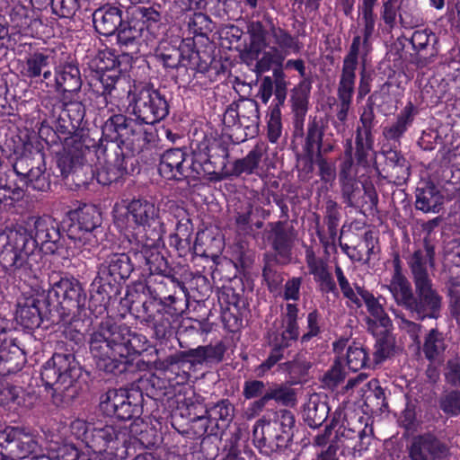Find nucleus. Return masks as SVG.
<instances>
[{"label":"nucleus","instance_id":"69168bd1","mask_svg":"<svg viewBox=\"0 0 460 460\" xmlns=\"http://www.w3.org/2000/svg\"><path fill=\"white\" fill-rule=\"evenodd\" d=\"M335 275L343 296L356 307H361V298L357 291V287L358 286L356 285L355 289L351 287L349 280L345 277L343 270L339 265L335 266Z\"/></svg>","mask_w":460,"mask_h":460},{"label":"nucleus","instance_id":"603ef678","mask_svg":"<svg viewBox=\"0 0 460 460\" xmlns=\"http://www.w3.org/2000/svg\"><path fill=\"white\" fill-rule=\"evenodd\" d=\"M118 79L117 75L108 72H103L98 77L92 79L90 85L97 94V97L101 99L99 102L100 105L106 106L108 104V97L114 89Z\"/></svg>","mask_w":460,"mask_h":460},{"label":"nucleus","instance_id":"5701e85b","mask_svg":"<svg viewBox=\"0 0 460 460\" xmlns=\"http://www.w3.org/2000/svg\"><path fill=\"white\" fill-rule=\"evenodd\" d=\"M33 228L30 231L32 235L34 248L39 245L46 246V249L51 252H54L56 244L60 240V232L58 223L49 216H43L38 218H32Z\"/></svg>","mask_w":460,"mask_h":460},{"label":"nucleus","instance_id":"864d4df0","mask_svg":"<svg viewBox=\"0 0 460 460\" xmlns=\"http://www.w3.org/2000/svg\"><path fill=\"white\" fill-rule=\"evenodd\" d=\"M373 134L356 131L355 136V158L357 164L362 167L369 165V157L373 152Z\"/></svg>","mask_w":460,"mask_h":460},{"label":"nucleus","instance_id":"0e129e2a","mask_svg":"<svg viewBox=\"0 0 460 460\" xmlns=\"http://www.w3.org/2000/svg\"><path fill=\"white\" fill-rule=\"evenodd\" d=\"M273 429H279L282 430L283 438H293L295 428V416L288 410H279L276 411L274 419L270 420Z\"/></svg>","mask_w":460,"mask_h":460},{"label":"nucleus","instance_id":"4468645a","mask_svg":"<svg viewBox=\"0 0 460 460\" xmlns=\"http://www.w3.org/2000/svg\"><path fill=\"white\" fill-rule=\"evenodd\" d=\"M127 443V430L114 425H97L86 437V446L94 454L106 452L110 456H118L117 451Z\"/></svg>","mask_w":460,"mask_h":460},{"label":"nucleus","instance_id":"09e8293b","mask_svg":"<svg viewBox=\"0 0 460 460\" xmlns=\"http://www.w3.org/2000/svg\"><path fill=\"white\" fill-rule=\"evenodd\" d=\"M391 329L377 332L376 344L374 347V360L380 363L394 355L395 350V339Z\"/></svg>","mask_w":460,"mask_h":460},{"label":"nucleus","instance_id":"37998d69","mask_svg":"<svg viewBox=\"0 0 460 460\" xmlns=\"http://www.w3.org/2000/svg\"><path fill=\"white\" fill-rule=\"evenodd\" d=\"M265 152L263 145H256L246 156L236 159L232 167L231 175L240 176L243 173L252 174L259 168Z\"/></svg>","mask_w":460,"mask_h":460},{"label":"nucleus","instance_id":"f257e3e1","mask_svg":"<svg viewBox=\"0 0 460 460\" xmlns=\"http://www.w3.org/2000/svg\"><path fill=\"white\" fill-rule=\"evenodd\" d=\"M144 340L127 325L106 320L89 333L88 345L96 367L105 373H115L121 371L122 359L145 350Z\"/></svg>","mask_w":460,"mask_h":460},{"label":"nucleus","instance_id":"7c9ffc66","mask_svg":"<svg viewBox=\"0 0 460 460\" xmlns=\"http://www.w3.org/2000/svg\"><path fill=\"white\" fill-rule=\"evenodd\" d=\"M445 450V446L433 436H418L412 439L410 457L411 460H435Z\"/></svg>","mask_w":460,"mask_h":460},{"label":"nucleus","instance_id":"4d7b16f0","mask_svg":"<svg viewBox=\"0 0 460 460\" xmlns=\"http://www.w3.org/2000/svg\"><path fill=\"white\" fill-rule=\"evenodd\" d=\"M49 56L36 52L30 55L22 65L21 73L28 78L40 76L42 70L49 66Z\"/></svg>","mask_w":460,"mask_h":460},{"label":"nucleus","instance_id":"20e7f679","mask_svg":"<svg viewBox=\"0 0 460 460\" xmlns=\"http://www.w3.org/2000/svg\"><path fill=\"white\" fill-rule=\"evenodd\" d=\"M70 224L67 226V236L71 241L70 248L75 254L87 258L92 249L98 244L97 233L102 224L101 213L96 207L84 205L70 211Z\"/></svg>","mask_w":460,"mask_h":460},{"label":"nucleus","instance_id":"680f3d73","mask_svg":"<svg viewBox=\"0 0 460 460\" xmlns=\"http://www.w3.org/2000/svg\"><path fill=\"white\" fill-rule=\"evenodd\" d=\"M144 135L145 130L142 125L136 119L127 118L125 129L122 131L116 147L119 148V144L134 146L136 143H139L142 139L144 140Z\"/></svg>","mask_w":460,"mask_h":460},{"label":"nucleus","instance_id":"f8f14e48","mask_svg":"<svg viewBox=\"0 0 460 460\" xmlns=\"http://www.w3.org/2000/svg\"><path fill=\"white\" fill-rule=\"evenodd\" d=\"M222 121L227 128H243L245 130V137H252L257 133L259 127V105L252 99H240L226 109Z\"/></svg>","mask_w":460,"mask_h":460},{"label":"nucleus","instance_id":"39448f33","mask_svg":"<svg viewBox=\"0 0 460 460\" xmlns=\"http://www.w3.org/2000/svg\"><path fill=\"white\" fill-rule=\"evenodd\" d=\"M49 299L58 301L56 311L63 323L84 321L87 317V296L82 284L74 278H61L52 284Z\"/></svg>","mask_w":460,"mask_h":460},{"label":"nucleus","instance_id":"0eeeda50","mask_svg":"<svg viewBox=\"0 0 460 460\" xmlns=\"http://www.w3.org/2000/svg\"><path fill=\"white\" fill-rule=\"evenodd\" d=\"M128 106L137 119L146 124H155L169 113V104L159 90L149 84H137L128 93Z\"/></svg>","mask_w":460,"mask_h":460},{"label":"nucleus","instance_id":"4be33fe9","mask_svg":"<svg viewBox=\"0 0 460 460\" xmlns=\"http://www.w3.org/2000/svg\"><path fill=\"white\" fill-rule=\"evenodd\" d=\"M357 291L364 301L369 316L367 318V330L374 335L377 334L378 327L383 330L391 329L393 326L392 320L385 313L379 298L374 296L372 293L366 290L362 287H357Z\"/></svg>","mask_w":460,"mask_h":460},{"label":"nucleus","instance_id":"1a4fd4ad","mask_svg":"<svg viewBox=\"0 0 460 460\" xmlns=\"http://www.w3.org/2000/svg\"><path fill=\"white\" fill-rule=\"evenodd\" d=\"M270 40L271 44L267 46L269 49L262 52L255 65L260 74L269 71L273 66H281L288 55L298 53L302 48L297 38L273 24L270 28Z\"/></svg>","mask_w":460,"mask_h":460},{"label":"nucleus","instance_id":"f704fd0d","mask_svg":"<svg viewBox=\"0 0 460 460\" xmlns=\"http://www.w3.org/2000/svg\"><path fill=\"white\" fill-rule=\"evenodd\" d=\"M125 158L122 152L114 155L107 154L105 165L98 170L96 173L97 181L102 185H109L117 181L127 172Z\"/></svg>","mask_w":460,"mask_h":460},{"label":"nucleus","instance_id":"5fc2aeb1","mask_svg":"<svg viewBox=\"0 0 460 460\" xmlns=\"http://www.w3.org/2000/svg\"><path fill=\"white\" fill-rule=\"evenodd\" d=\"M311 365L303 354H296L292 360L279 364L280 371L288 375L292 384H297L304 377Z\"/></svg>","mask_w":460,"mask_h":460},{"label":"nucleus","instance_id":"cd10ccee","mask_svg":"<svg viewBox=\"0 0 460 460\" xmlns=\"http://www.w3.org/2000/svg\"><path fill=\"white\" fill-rule=\"evenodd\" d=\"M122 21L121 9L113 5H104L93 13V22L96 31L104 36L114 34Z\"/></svg>","mask_w":460,"mask_h":460},{"label":"nucleus","instance_id":"de8ad7c7","mask_svg":"<svg viewBox=\"0 0 460 460\" xmlns=\"http://www.w3.org/2000/svg\"><path fill=\"white\" fill-rule=\"evenodd\" d=\"M387 288L395 303L409 311L414 297L411 285L408 279H391Z\"/></svg>","mask_w":460,"mask_h":460},{"label":"nucleus","instance_id":"473e14b6","mask_svg":"<svg viewBox=\"0 0 460 460\" xmlns=\"http://www.w3.org/2000/svg\"><path fill=\"white\" fill-rule=\"evenodd\" d=\"M305 261L310 274L314 275L321 289L326 293H334L337 288L332 274L327 270V263L323 259L317 258L312 249L306 250Z\"/></svg>","mask_w":460,"mask_h":460},{"label":"nucleus","instance_id":"dca6fc26","mask_svg":"<svg viewBox=\"0 0 460 460\" xmlns=\"http://www.w3.org/2000/svg\"><path fill=\"white\" fill-rule=\"evenodd\" d=\"M141 238V248L136 256L144 261L151 274L165 275L168 270L167 261L158 251L162 240L161 229L155 227Z\"/></svg>","mask_w":460,"mask_h":460},{"label":"nucleus","instance_id":"c85d7f7f","mask_svg":"<svg viewBox=\"0 0 460 460\" xmlns=\"http://www.w3.org/2000/svg\"><path fill=\"white\" fill-rule=\"evenodd\" d=\"M24 361L22 349L12 340L3 337L0 341V376L18 372L23 367Z\"/></svg>","mask_w":460,"mask_h":460},{"label":"nucleus","instance_id":"423d86ee","mask_svg":"<svg viewBox=\"0 0 460 460\" xmlns=\"http://www.w3.org/2000/svg\"><path fill=\"white\" fill-rule=\"evenodd\" d=\"M331 427H338L336 433L339 442L354 452L367 450L374 438V429L367 419L353 412L347 415L340 408L333 413Z\"/></svg>","mask_w":460,"mask_h":460},{"label":"nucleus","instance_id":"bf43d9fd","mask_svg":"<svg viewBox=\"0 0 460 460\" xmlns=\"http://www.w3.org/2000/svg\"><path fill=\"white\" fill-rule=\"evenodd\" d=\"M10 24L16 32L28 35L31 33L33 20L29 15V11L23 5H15L10 12Z\"/></svg>","mask_w":460,"mask_h":460},{"label":"nucleus","instance_id":"13d9d810","mask_svg":"<svg viewBox=\"0 0 460 460\" xmlns=\"http://www.w3.org/2000/svg\"><path fill=\"white\" fill-rule=\"evenodd\" d=\"M131 15L146 25L147 30H155L161 24L162 15L155 7L133 6L129 9Z\"/></svg>","mask_w":460,"mask_h":460},{"label":"nucleus","instance_id":"4c0bfd02","mask_svg":"<svg viewBox=\"0 0 460 460\" xmlns=\"http://www.w3.org/2000/svg\"><path fill=\"white\" fill-rule=\"evenodd\" d=\"M447 344L442 332L431 329L424 337L422 352L425 358L433 364H440L443 360Z\"/></svg>","mask_w":460,"mask_h":460},{"label":"nucleus","instance_id":"a19ab883","mask_svg":"<svg viewBox=\"0 0 460 460\" xmlns=\"http://www.w3.org/2000/svg\"><path fill=\"white\" fill-rule=\"evenodd\" d=\"M414 119V107L409 102L398 114L396 120L383 130V135L387 140L398 141Z\"/></svg>","mask_w":460,"mask_h":460},{"label":"nucleus","instance_id":"7ed1b4c3","mask_svg":"<svg viewBox=\"0 0 460 460\" xmlns=\"http://www.w3.org/2000/svg\"><path fill=\"white\" fill-rule=\"evenodd\" d=\"M13 168L19 182L15 187L12 186L0 174V202L19 198L24 187L39 191L49 190V175L46 173L44 157L40 152L19 156Z\"/></svg>","mask_w":460,"mask_h":460},{"label":"nucleus","instance_id":"e2e57ef3","mask_svg":"<svg viewBox=\"0 0 460 460\" xmlns=\"http://www.w3.org/2000/svg\"><path fill=\"white\" fill-rule=\"evenodd\" d=\"M127 117L122 114L111 116L102 126L103 137L111 142L118 144L122 131L125 129Z\"/></svg>","mask_w":460,"mask_h":460},{"label":"nucleus","instance_id":"8fccbe9b","mask_svg":"<svg viewBox=\"0 0 460 460\" xmlns=\"http://www.w3.org/2000/svg\"><path fill=\"white\" fill-rule=\"evenodd\" d=\"M13 438V443L10 444V454L19 458H25L35 451L37 442L31 434L16 428Z\"/></svg>","mask_w":460,"mask_h":460},{"label":"nucleus","instance_id":"412c9836","mask_svg":"<svg viewBox=\"0 0 460 460\" xmlns=\"http://www.w3.org/2000/svg\"><path fill=\"white\" fill-rule=\"evenodd\" d=\"M133 270V265L130 259L126 253H111L107 256L105 261L100 265L98 276L95 282L105 281L111 284V279L117 281L118 279H128Z\"/></svg>","mask_w":460,"mask_h":460},{"label":"nucleus","instance_id":"052dcab7","mask_svg":"<svg viewBox=\"0 0 460 460\" xmlns=\"http://www.w3.org/2000/svg\"><path fill=\"white\" fill-rule=\"evenodd\" d=\"M298 307L296 304L288 303L285 312L281 314V329L285 331L289 339L297 340L299 327L297 323Z\"/></svg>","mask_w":460,"mask_h":460},{"label":"nucleus","instance_id":"3c124183","mask_svg":"<svg viewBox=\"0 0 460 460\" xmlns=\"http://www.w3.org/2000/svg\"><path fill=\"white\" fill-rule=\"evenodd\" d=\"M363 45L360 36H355L348 54L344 57L340 77L356 80V70L358 65L360 47ZM364 48V46H362Z\"/></svg>","mask_w":460,"mask_h":460},{"label":"nucleus","instance_id":"b1692460","mask_svg":"<svg viewBox=\"0 0 460 460\" xmlns=\"http://www.w3.org/2000/svg\"><path fill=\"white\" fill-rule=\"evenodd\" d=\"M333 350L339 364L345 363L354 372L360 370L367 364V353L359 344H348V340H340L333 343Z\"/></svg>","mask_w":460,"mask_h":460},{"label":"nucleus","instance_id":"774afa93","mask_svg":"<svg viewBox=\"0 0 460 460\" xmlns=\"http://www.w3.org/2000/svg\"><path fill=\"white\" fill-rule=\"evenodd\" d=\"M439 407L446 414L452 416L460 414V391L445 393L439 399Z\"/></svg>","mask_w":460,"mask_h":460},{"label":"nucleus","instance_id":"72a5a7b5","mask_svg":"<svg viewBox=\"0 0 460 460\" xmlns=\"http://www.w3.org/2000/svg\"><path fill=\"white\" fill-rule=\"evenodd\" d=\"M312 88V82L309 79L302 80L293 90L292 109L295 113V128L303 133V124L308 108V97Z\"/></svg>","mask_w":460,"mask_h":460},{"label":"nucleus","instance_id":"f3484780","mask_svg":"<svg viewBox=\"0 0 460 460\" xmlns=\"http://www.w3.org/2000/svg\"><path fill=\"white\" fill-rule=\"evenodd\" d=\"M165 299L170 301V304H162L161 308H158L154 314H149V308L155 305L143 304L144 311L147 314L146 320L153 323L157 339H164L172 334V324L182 313V309H178L174 305L176 298L173 296H169Z\"/></svg>","mask_w":460,"mask_h":460},{"label":"nucleus","instance_id":"9b49d317","mask_svg":"<svg viewBox=\"0 0 460 460\" xmlns=\"http://www.w3.org/2000/svg\"><path fill=\"white\" fill-rule=\"evenodd\" d=\"M141 394L124 389H111L102 394L100 408L107 416L128 420L141 414Z\"/></svg>","mask_w":460,"mask_h":460},{"label":"nucleus","instance_id":"49530a36","mask_svg":"<svg viewBox=\"0 0 460 460\" xmlns=\"http://www.w3.org/2000/svg\"><path fill=\"white\" fill-rule=\"evenodd\" d=\"M385 165L392 177L404 181L410 176V165L404 156L398 151L389 149L384 151Z\"/></svg>","mask_w":460,"mask_h":460},{"label":"nucleus","instance_id":"338daca9","mask_svg":"<svg viewBox=\"0 0 460 460\" xmlns=\"http://www.w3.org/2000/svg\"><path fill=\"white\" fill-rule=\"evenodd\" d=\"M143 27H137L130 22H123L117 32L118 42L122 46L132 45L141 36Z\"/></svg>","mask_w":460,"mask_h":460},{"label":"nucleus","instance_id":"c03bdc74","mask_svg":"<svg viewBox=\"0 0 460 460\" xmlns=\"http://www.w3.org/2000/svg\"><path fill=\"white\" fill-rule=\"evenodd\" d=\"M226 348L222 341L216 344L199 346L189 349V355L194 358V364L219 363L223 360Z\"/></svg>","mask_w":460,"mask_h":460},{"label":"nucleus","instance_id":"2eb2a0df","mask_svg":"<svg viewBox=\"0 0 460 460\" xmlns=\"http://www.w3.org/2000/svg\"><path fill=\"white\" fill-rule=\"evenodd\" d=\"M414 296L409 311L417 315L418 320L438 318L442 306V297L433 288L432 280L414 284Z\"/></svg>","mask_w":460,"mask_h":460},{"label":"nucleus","instance_id":"c756f323","mask_svg":"<svg viewBox=\"0 0 460 460\" xmlns=\"http://www.w3.org/2000/svg\"><path fill=\"white\" fill-rule=\"evenodd\" d=\"M191 154L190 164L208 161V157H214L217 155L218 157H221V166L226 167V160L228 157L226 147L216 140H211L205 137L200 141L196 140L191 143Z\"/></svg>","mask_w":460,"mask_h":460},{"label":"nucleus","instance_id":"9d476101","mask_svg":"<svg viewBox=\"0 0 460 460\" xmlns=\"http://www.w3.org/2000/svg\"><path fill=\"white\" fill-rule=\"evenodd\" d=\"M66 145L71 146L68 148L67 155L58 159L60 173L63 177H68L71 174L72 180L77 186L85 185L93 175L90 166L84 167L82 164L84 155L89 151L87 138L75 136L71 137Z\"/></svg>","mask_w":460,"mask_h":460},{"label":"nucleus","instance_id":"f03ea898","mask_svg":"<svg viewBox=\"0 0 460 460\" xmlns=\"http://www.w3.org/2000/svg\"><path fill=\"white\" fill-rule=\"evenodd\" d=\"M81 369L71 354L56 353L42 367L40 376L46 388L51 390L53 402L68 404L80 390Z\"/></svg>","mask_w":460,"mask_h":460},{"label":"nucleus","instance_id":"ddd939ff","mask_svg":"<svg viewBox=\"0 0 460 460\" xmlns=\"http://www.w3.org/2000/svg\"><path fill=\"white\" fill-rule=\"evenodd\" d=\"M206 416L193 419L195 433L217 435V430L225 429L234 418V407L227 399L206 406Z\"/></svg>","mask_w":460,"mask_h":460},{"label":"nucleus","instance_id":"aec40b11","mask_svg":"<svg viewBox=\"0 0 460 460\" xmlns=\"http://www.w3.org/2000/svg\"><path fill=\"white\" fill-rule=\"evenodd\" d=\"M407 264L414 284L432 280L429 270L435 267L434 246L424 239L422 247L415 250L407 258Z\"/></svg>","mask_w":460,"mask_h":460},{"label":"nucleus","instance_id":"a878e982","mask_svg":"<svg viewBox=\"0 0 460 460\" xmlns=\"http://www.w3.org/2000/svg\"><path fill=\"white\" fill-rule=\"evenodd\" d=\"M47 300L36 297H29L19 302L16 311V320L26 329H35L40 327L46 312L43 307L46 306Z\"/></svg>","mask_w":460,"mask_h":460},{"label":"nucleus","instance_id":"6ab92c4d","mask_svg":"<svg viewBox=\"0 0 460 460\" xmlns=\"http://www.w3.org/2000/svg\"><path fill=\"white\" fill-rule=\"evenodd\" d=\"M325 123L321 118L314 117L309 119L305 133V149L308 155L315 152V158H324L332 152L335 140L330 137L323 139Z\"/></svg>","mask_w":460,"mask_h":460},{"label":"nucleus","instance_id":"a18cd8bd","mask_svg":"<svg viewBox=\"0 0 460 460\" xmlns=\"http://www.w3.org/2000/svg\"><path fill=\"white\" fill-rule=\"evenodd\" d=\"M356 80L340 77L337 87V112L336 118L348 119L355 92Z\"/></svg>","mask_w":460,"mask_h":460},{"label":"nucleus","instance_id":"bb28decb","mask_svg":"<svg viewBox=\"0 0 460 460\" xmlns=\"http://www.w3.org/2000/svg\"><path fill=\"white\" fill-rule=\"evenodd\" d=\"M126 208L134 223L144 229L159 225V208L154 202L144 198L133 199Z\"/></svg>","mask_w":460,"mask_h":460},{"label":"nucleus","instance_id":"58836bf2","mask_svg":"<svg viewBox=\"0 0 460 460\" xmlns=\"http://www.w3.org/2000/svg\"><path fill=\"white\" fill-rule=\"evenodd\" d=\"M444 202V197L434 185L417 189L415 207L425 213H438Z\"/></svg>","mask_w":460,"mask_h":460},{"label":"nucleus","instance_id":"6e6552de","mask_svg":"<svg viewBox=\"0 0 460 460\" xmlns=\"http://www.w3.org/2000/svg\"><path fill=\"white\" fill-rule=\"evenodd\" d=\"M34 243L25 227L5 228L0 232V265L6 270L22 268L33 253Z\"/></svg>","mask_w":460,"mask_h":460},{"label":"nucleus","instance_id":"2f4dec72","mask_svg":"<svg viewBox=\"0 0 460 460\" xmlns=\"http://www.w3.org/2000/svg\"><path fill=\"white\" fill-rule=\"evenodd\" d=\"M270 400H274L285 406L294 405L296 401V392L291 387L284 385H276L269 388L260 399L251 404L249 409L252 411L251 415H258Z\"/></svg>","mask_w":460,"mask_h":460},{"label":"nucleus","instance_id":"79ce46f5","mask_svg":"<svg viewBox=\"0 0 460 460\" xmlns=\"http://www.w3.org/2000/svg\"><path fill=\"white\" fill-rule=\"evenodd\" d=\"M436 43L437 38L431 31L426 30L416 31L413 32L411 43L415 50L418 51L419 55L423 58L419 62V65L424 66L428 65L433 57L436 56L437 51L432 45L430 48V41Z\"/></svg>","mask_w":460,"mask_h":460},{"label":"nucleus","instance_id":"393cba45","mask_svg":"<svg viewBox=\"0 0 460 460\" xmlns=\"http://www.w3.org/2000/svg\"><path fill=\"white\" fill-rule=\"evenodd\" d=\"M270 420H260L253 429V438L259 443V447L269 449L271 452L286 448L292 438H283L282 430L272 429Z\"/></svg>","mask_w":460,"mask_h":460},{"label":"nucleus","instance_id":"c9c22d12","mask_svg":"<svg viewBox=\"0 0 460 460\" xmlns=\"http://www.w3.org/2000/svg\"><path fill=\"white\" fill-rule=\"evenodd\" d=\"M82 86V79L77 66L66 64L56 70L55 87L62 93H77Z\"/></svg>","mask_w":460,"mask_h":460},{"label":"nucleus","instance_id":"ea45409f","mask_svg":"<svg viewBox=\"0 0 460 460\" xmlns=\"http://www.w3.org/2000/svg\"><path fill=\"white\" fill-rule=\"evenodd\" d=\"M329 411L327 403L318 394H312L304 406L303 418L309 427L315 429L325 421Z\"/></svg>","mask_w":460,"mask_h":460},{"label":"nucleus","instance_id":"6e6d98bb","mask_svg":"<svg viewBox=\"0 0 460 460\" xmlns=\"http://www.w3.org/2000/svg\"><path fill=\"white\" fill-rule=\"evenodd\" d=\"M248 31L251 35V51L259 56L267 46H270V29L266 30L261 22H252L248 26Z\"/></svg>","mask_w":460,"mask_h":460},{"label":"nucleus","instance_id":"a211bd4d","mask_svg":"<svg viewBox=\"0 0 460 460\" xmlns=\"http://www.w3.org/2000/svg\"><path fill=\"white\" fill-rule=\"evenodd\" d=\"M187 157V153L181 148L166 150L161 156L160 174L167 180L181 181L189 178L191 164Z\"/></svg>","mask_w":460,"mask_h":460},{"label":"nucleus","instance_id":"e433bc0d","mask_svg":"<svg viewBox=\"0 0 460 460\" xmlns=\"http://www.w3.org/2000/svg\"><path fill=\"white\" fill-rule=\"evenodd\" d=\"M267 238L271 243L277 255L286 263L289 261L291 238L287 233L282 222L270 223Z\"/></svg>","mask_w":460,"mask_h":460}]
</instances>
